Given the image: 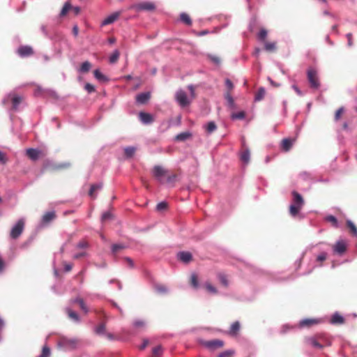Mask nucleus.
Listing matches in <instances>:
<instances>
[{
    "mask_svg": "<svg viewBox=\"0 0 357 357\" xmlns=\"http://www.w3.org/2000/svg\"><path fill=\"white\" fill-rule=\"evenodd\" d=\"M293 201L289 206V214L291 217L298 219L304 218V215L301 213V210L304 206V199L301 194L296 191L292 192Z\"/></svg>",
    "mask_w": 357,
    "mask_h": 357,
    "instance_id": "f257e3e1",
    "label": "nucleus"
},
{
    "mask_svg": "<svg viewBox=\"0 0 357 357\" xmlns=\"http://www.w3.org/2000/svg\"><path fill=\"white\" fill-rule=\"evenodd\" d=\"M153 175L161 183L172 185L176 182V176L170 175L169 172L162 166H155L153 169Z\"/></svg>",
    "mask_w": 357,
    "mask_h": 357,
    "instance_id": "f03ea898",
    "label": "nucleus"
},
{
    "mask_svg": "<svg viewBox=\"0 0 357 357\" xmlns=\"http://www.w3.org/2000/svg\"><path fill=\"white\" fill-rule=\"evenodd\" d=\"M189 90V94L184 91L180 90L179 94V104L180 107H186L189 106L192 100L195 98L196 94L195 91V86L192 84H190L188 86Z\"/></svg>",
    "mask_w": 357,
    "mask_h": 357,
    "instance_id": "7ed1b4c3",
    "label": "nucleus"
},
{
    "mask_svg": "<svg viewBox=\"0 0 357 357\" xmlns=\"http://www.w3.org/2000/svg\"><path fill=\"white\" fill-rule=\"evenodd\" d=\"M307 79L312 89H317L320 86L317 72L314 68H309L307 71Z\"/></svg>",
    "mask_w": 357,
    "mask_h": 357,
    "instance_id": "20e7f679",
    "label": "nucleus"
},
{
    "mask_svg": "<svg viewBox=\"0 0 357 357\" xmlns=\"http://www.w3.org/2000/svg\"><path fill=\"white\" fill-rule=\"evenodd\" d=\"M24 220L23 219H20L10 230V238L13 239L18 238L24 229Z\"/></svg>",
    "mask_w": 357,
    "mask_h": 357,
    "instance_id": "39448f33",
    "label": "nucleus"
},
{
    "mask_svg": "<svg viewBox=\"0 0 357 357\" xmlns=\"http://www.w3.org/2000/svg\"><path fill=\"white\" fill-rule=\"evenodd\" d=\"M332 249L334 255L342 256L347 251V243L344 239L340 238L335 242Z\"/></svg>",
    "mask_w": 357,
    "mask_h": 357,
    "instance_id": "423d86ee",
    "label": "nucleus"
},
{
    "mask_svg": "<svg viewBox=\"0 0 357 357\" xmlns=\"http://www.w3.org/2000/svg\"><path fill=\"white\" fill-rule=\"evenodd\" d=\"M77 343L78 341L76 339L61 337L59 340L58 345L65 349H74L77 347Z\"/></svg>",
    "mask_w": 357,
    "mask_h": 357,
    "instance_id": "0eeeda50",
    "label": "nucleus"
},
{
    "mask_svg": "<svg viewBox=\"0 0 357 357\" xmlns=\"http://www.w3.org/2000/svg\"><path fill=\"white\" fill-rule=\"evenodd\" d=\"M132 8L137 11H153L155 6L153 2L144 1L133 5Z\"/></svg>",
    "mask_w": 357,
    "mask_h": 357,
    "instance_id": "6e6552de",
    "label": "nucleus"
},
{
    "mask_svg": "<svg viewBox=\"0 0 357 357\" xmlns=\"http://www.w3.org/2000/svg\"><path fill=\"white\" fill-rule=\"evenodd\" d=\"M304 342L307 345L316 348L321 349L324 348V344L319 342V339H317V335L305 337L304 339Z\"/></svg>",
    "mask_w": 357,
    "mask_h": 357,
    "instance_id": "1a4fd4ad",
    "label": "nucleus"
},
{
    "mask_svg": "<svg viewBox=\"0 0 357 357\" xmlns=\"http://www.w3.org/2000/svg\"><path fill=\"white\" fill-rule=\"evenodd\" d=\"M202 344L206 348L213 351L216 349L221 348L223 346L224 342L220 340H213L211 341H204Z\"/></svg>",
    "mask_w": 357,
    "mask_h": 357,
    "instance_id": "9d476101",
    "label": "nucleus"
},
{
    "mask_svg": "<svg viewBox=\"0 0 357 357\" xmlns=\"http://www.w3.org/2000/svg\"><path fill=\"white\" fill-rule=\"evenodd\" d=\"M17 54L21 57H27L33 54L34 52L33 48L29 45H22L20 46L17 50Z\"/></svg>",
    "mask_w": 357,
    "mask_h": 357,
    "instance_id": "9b49d317",
    "label": "nucleus"
},
{
    "mask_svg": "<svg viewBox=\"0 0 357 357\" xmlns=\"http://www.w3.org/2000/svg\"><path fill=\"white\" fill-rule=\"evenodd\" d=\"M26 155L31 160L36 161L40 157L45 155V153L43 151L36 149H28L26 151Z\"/></svg>",
    "mask_w": 357,
    "mask_h": 357,
    "instance_id": "f8f14e48",
    "label": "nucleus"
},
{
    "mask_svg": "<svg viewBox=\"0 0 357 357\" xmlns=\"http://www.w3.org/2000/svg\"><path fill=\"white\" fill-rule=\"evenodd\" d=\"M120 14V12H115L112 15H109L102 22V26H106L113 23L119 17Z\"/></svg>",
    "mask_w": 357,
    "mask_h": 357,
    "instance_id": "ddd939ff",
    "label": "nucleus"
},
{
    "mask_svg": "<svg viewBox=\"0 0 357 357\" xmlns=\"http://www.w3.org/2000/svg\"><path fill=\"white\" fill-rule=\"evenodd\" d=\"M294 139H291V138L283 139L282 141V143H281L282 149L285 152L289 151L291 149V147L294 144Z\"/></svg>",
    "mask_w": 357,
    "mask_h": 357,
    "instance_id": "4468645a",
    "label": "nucleus"
},
{
    "mask_svg": "<svg viewBox=\"0 0 357 357\" xmlns=\"http://www.w3.org/2000/svg\"><path fill=\"white\" fill-rule=\"evenodd\" d=\"M330 322L332 324H342L344 322V319L338 312H335L331 317Z\"/></svg>",
    "mask_w": 357,
    "mask_h": 357,
    "instance_id": "2eb2a0df",
    "label": "nucleus"
},
{
    "mask_svg": "<svg viewBox=\"0 0 357 357\" xmlns=\"http://www.w3.org/2000/svg\"><path fill=\"white\" fill-rule=\"evenodd\" d=\"M56 218V214L54 211H49L45 213L43 218L42 221L44 224H48L51 221H52Z\"/></svg>",
    "mask_w": 357,
    "mask_h": 357,
    "instance_id": "dca6fc26",
    "label": "nucleus"
},
{
    "mask_svg": "<svg viewBox=\"0 0 357 357\" xmlns=\"http://www.w3.org/2000/svg\"><path fill=\"white\" fill-rule=\"evenodd\" d=\"M319 322V320L316 319H305L300 321L299 325L301 327H305L317 324Z\"/></svg>",
    "mask_w": 357,
    "mask_h": 357,
    "instance_id": "f3484780",
    "label": "nucleus"
},
{
    "mask_svg": "<svg viewBox=\"0 0 357 357\" xmlns=\"http://www.w3.org/2000/svg\"><path fill=\"white\" fill-rule=\"evenodd\" d=\"M150 93H142L137 96L136 100L138 103L145 104L150 98Z\"/></svg>",
    "mask_w": 357,
    "mask_h": 357,
    "instance_id": "a211bd4d",
    "label": "nucleus"
},
{
    "mask_svg": "<svg viewBox=\"0 0 357 357\" xmlns=\"http://www.w3.org/2000/svg\"><path fill=\"white\" fill-rule=\"evenodd\" d=\"M316 335L319 342L324 344V347L331 344V340L325 334H317Z\"/></svg>",
    "mask_w": 357,
    "mask_h": 357,
    "instance_id": "6ab92c4d",
    "label": "nucleus"
},
{
    "mask_svg": "<svg viewBox=\"0 0 357 357\" xmlns=\"http://www.w3.org/2000/svg\"><path fill=\"white\" fill-rule=\"evenodd\" d=\"M250 150L249 149L246 148L241 153V155H240V159L241 160L245 163V164H248L249 162H250Z\"/></svg>",
    "mask_w": 357,
    "mask_h": 357,
    "instance_id": "aec40b11",
    "label": "nucleus"
},
{
    "mask_svg": "<svg viewBox=\"0 0 357 357\" xmlns=\"http://www.w3.org/2000/svg\"><path fill=\"white\" fill-rule=\"evenodd\" d=\"M22 101V98L21 96H17V95L13 96L11 98L13 109L14 110H17L19 105L21 103Z\"/></svg>",
    "mask_w": 357,
    "mask_h": 357,
    "instance_id": "412c9836",
    "label": "nucleus"
},
{
    "mask_svg": "<svg viewBox=\"0 0 357 357\" xmlns=\"http://www.w3.org/2000/svg\"><path fill=\"white\" fill-rule=\"evenodd\" d=\"M239 330H240V323L238 321H235L231 324L228 333L229 335L234 336L237 334V333L238 332Z\"/></svg>",
    "mask_w": 357,
    "mask_h": 357,
    "instance_id": "4be33fe9",
    "label": "nucleus"
},
{
    "mask_svg": "<svg viewBox=\"0 0 357 357\" xmlns=\"http://www.w3.org/2000/svg\"><path fill=\"white\" fill-rule=\"evenodd\" d=\"M192 259V255L189 252H180V261L188 263Z\"/></svg>",
    "mask_w": 357,
    "mask_h": 357,
    "instance_id": "5701e85b",
    "label": "nucleus"
},
{
    "mask_svg": "<svg viewBox=\"0 0 357 357\" xmlns=\"http://www.w3.org/2000/svg\"><path fill=\"white\" fill-rule=\"evenodd\" d=\"M180 21L188 26L192 24V20L190 17L185 13H180Z\"/></svg>",
    "mask_w": 357,
    "mask_h": 357,
    "instance_id": "b1692460",
    "label": "nucleus"
},
{
    "mask_svg": "<svg viewBox=\"0 0 357 357\" xmlns=\"http://www.w3.org/2000/svg\"><path fill=\"white\" fill-rule=\"evenodd\" d=\"M163 353L161 345H157L152 349L151 357H160Z\"/></svg>",
    "mask_w": 357,
    "mask_h": 357,
    "instance_id": "393cba45",
    "label": "nucleus"
},
{
    "mask_svg": "<svg viewBox=\"0 0 357 357\" xmlns=\"http://www.w3.org/2000/svg\"><path fill=\"white\" fill-rule=\"evenodd\" d=\"M139 118L141 121L145 123H149L152 122L153 118L152 116L148 113L140 112Z\"/></svg>",
    "mask_w": 357,
    "mask_h": 357,
    "instance_id": "a878e982",
    "label": "nucleus"
},
{
    "mask_svg": "<svg viewBox=\"0 0 357 357\" xmlns=\"http://www.w3.org/2000/svg\"><path fill=\"white\" fill-rule=\"evenodd\" d=\"M168 209V203L166 202H161L156 205L155 210L158 213H163Z\"/></svg>",
    "mask_w": 357,
    "mask_h": 357,
    "instance_id": "bb28decb",
    "label": "nucleus"
},
{
    "mask_svg": "<svg viewBox=\"0 0 357 357\" xmlns=\"http://www.w3.org/2000/svg\"><path fill=\"white\" fill-rule=\"evenodd\" d=\"M206 131L208 134H211L213 132H214L217 129V126L213 121H210L208 123H206L204 126Z\"/></svg>",
    "mask_w": 357,
    "mask_h": 357,
    "instance_id": "cd10ccee",
    "label": "nucleus"
},
{
    "mask_svg": "<svg viewBox=\"0 0 357 357\" xmlns=\"http://www.w3.org/2000/svg\"><path fill=\"white\" fill-rule=\"evenodd\" d=\"M266 94V91L264 87H261L258 89L255 94V101H260L262 100Z\"/></svg>",
    "mask_w": 357,
    "mask_h": 357,
    "instance_id": "c85d7f7f",
    "label": "nucleus"
},
{
    "mask_svg": "<svg viewBox=\"0 0 357 357\" xmlns=\"http://www.w3.org/2000/svg\"><path fill=\"white\" fill-rule=\"evenodd\" d=\"M91 68V64L89 61H84L81 65L79 71L82 73H88Z\"/></svg>",
    "mask_w": 357,
    "mask_h": 357,
    "instance_id": "c756f323",
    "label": "nucleus"
},
{
    "mask_svg": "<svg viewBox=\"0 0 357 357\" xmlns=\"http://www.w3.org/2000/svg\"><path fill=\"white\" fill-rule=\"evenodd\" d=\"M136 149L132 146H128L124 149V153L126 158L132 157L135 153Z\"/></svg>",
    "mask_w": 357,
    "mask_h": 357,
    "instance_id": "7c9ffc66",
    "label": "nucleus"
},
{
    "mask_svg": "<svg viewBox=\"0 0 357 357\" xmlns=\"http://www.w3.org/2000/svg\"><path fill=\"white\" fill-rule=\"evenodd\" d=\"M264 49L267 52H274L276 50V43L275 42H266L264 44Z\"/></svg>",
    "mask_w": 357,
    "mask_h": 357,
    "instance_id": "2f4dec72",
    "label": "nucleus"
},
{
    "mask_svg": "<svg viewBox=\"0 0 357 357\" xmlns=\"http://www.w3.org/2000/svg\"><path fill=\"white\" fill-rule=\"evenodd\" d=\"M325 220H326V221L331 222L333 227H335L336 228H337L339 227L338 221L334 215H327L325 218Z\"/></svg>",
    "mask_w": 357,
    "mask_h": 357,
    "instance_id": "473e14b6",
    "label": "nucleus"
},
{
    "mask_svg": "<svg viewBox=\"0 0 357 357\" xmlns=\"http://www.w3.org/2000/svg\"><path fill=\"white\" fill-rule=\"evenodd\" d=\"M74 303H77L79 304L82 310H83L85 313L88 312V307L84 302V300L81 298H77L74 300Z\"/></svg>",
    "mask_w": 357,
    "mask_h": 357,
    "instance_id": "72a5a7b5",
    "label": "nucleus"
},
{
    "mask_svg": "<svg viewBox=\"0 0 357 357\" xmlns=\"http://www.w3.org/2000/svg\"><path fill=\"white\" fill-rule=\"evenodd\" d=\"M347 225L348 226V227L350 229L352 234L355 236V237H357V227H356V225L354 224V222L350 220H348L347 221Z\"/></svg>",
    "mask_w": 357,
    "mask_h": 357,
    "instance_id": "f704fd0d",
    "label": "nucleus"
},
{
    "mask_svg": "<svg viewBox=\"0 0 357 357\" xmlns=\"http://www.w3.org/2000/svg\"><path fill=\"white\" fill-rule=\"evenodd\" d=\"M225 98L226 99V100L227 101V104L228 105L233 108L234 107V99L231 95V93L230 91H227L225 94Z\"/></svg>",
    "mask_w": 357,
    "mask_h": 357,
    "instance_id": "c9c22d12",
    "label": "nucleus"
},
{
    "mask_svg": "<svg viewBox=\"0 0 357 357\" xmlns=\"http://www.w3.org/2000/svg\"><path fill=\"white\" fill-rule=\"evenodd\" d=\"M102 188V184H94L91 186L89 195L93 197V199L96 198V196L94 195V192L97 190H99Z\"/></svg>",
    "mask_w": 357,
    "mask_h": 357,
    "instance_id": "e433bc0d",
    "label": "nucleus"
},
{
    "mask_svg": "<svg viewBox=\"0 0 357 357\" xmlns=\"http://www.w3.org/2000/svg\"><path fill=\"white\" fill-rule=\"evenodd\" d=\"M67 313H68V315L70 319L74 320L75 321H79V316H78V314L75 312L73 311L70 309H68L67 310Z\"/></svg>",
    "mask_w": 357,
    "mask_h": 357,
    "instance_id": "4c0bfd02",
    "label": "nucleus"
},
{
    "mask_svg": "<svg viewBox=\"0 0 357 357\" xmlns=\"http://www.w3.org/2000/svg\"><path fill=\"white\" fill-rule=\"evenodd\" d=\"M119 56H120V53L118 50H115L112 54L111 56H109V62L111 63H116L119 58Z\"/></svg>",
    "mask_w": 357,
    "mask_h": 357,
    "instance_id": "58836bf2",
    "label": "nucleus"
},
{
    "mask_svg": "<svg viewBox=\"0 0 357 357\" xmlns=\"http://www.w3.org/2000/svg\"><path fill=\"white\" fill-rule=\"evenodd\" d=\"M68 166H69L68 164H65V163L55 164V165H51L50 169L52 170H59V169H66V168L68 167Z\"/></svg>",
    "mask_w": 357,
    "mask_h": 357,
    "instance_id": "ea45409f",
    "label": "nucleus"
},
{
    "mask_svg": "<svg viewBox=\"0 0 357 357\" xmlns=\"http://www.w3.org/2000/svg\"><path fill=\"white\" fill-rule=\"evenodd\" d=\"M125 246L123 244H114L112 246V251L113 254H116L120 250H123Z\"/></svg>",
    "mask_w": 357,
    "mask_h": 357,
    "instance_id": "a19ab883",
    "label": "nucleus"
},
{
    "mask_svg": "<svg viewBox=\"0 0 357 357\" xmlns=\"http://www.w3.org/2000/svg\"><path fill=\"white\" fill-rule=\"evenodd\" d=\"M191 285L195 288L197 289L199 287V282L197 279V275L195 273H192L191 275Z\"/></svg>",
    "mask_w": 357,
    "mask_h": 357,
    "instance_id": "79ce46f5",
    "label": "nucleus"
},
{
    "mask_svg": "<svg viewBox=\"0 0 357 357\" xmlns=\"http://www.w3.org/2000/svg\"><path fill=\"white\" fill-rule=\"evenodd\" d=\"M93 74L94 77L100 81H105L107 79L105 76L102 75L99 70H95Z\"/></svg>",
    "mask_w": 357,
    "mask_h": 357,
    "instance_id": "37998d69",
    "label": "nucleus"
},
{
    "mask_svg": "<svg viewBox=\"0 0 357 357\" xmlns=\"http://www.w3.org/2000/svg\"><path fill=\"white\" fill-rule=\"evenodd\" d=\"M207 57L215 65L220 63V59L216 55L208 54Z\"/></svg>",
    "mask_w": 357,
    "mask_h": 357,
    "instance_id": "c03bdc74",
    "label": "nucleus"
},
{
    "mask_svg": "<svg viewBox=\"0 0 357 357\" xmlns=\"http://www.w3.org/2000/svg\"><path fill=\"white\" fill-rule=\"evenodd\" d=\"M71 5L69 3H66L61 11L60 15L64 16L67 14V13L69 11L70 9H71Z\"/></svg>",
    "mask_w": 357,
    "mask_h": 357,
    "instance_id": "a18cd8bd",
    "label": "nucleus"
},
{
    "mask_svg": "<svg viewBox=\"0 0 357 357\" xmlns=\"http://www.w3.org/2000/svg\"><path fill=\"white\" fill-rule=\"evenodd\" d=\"M106 328L105 324H100L96 328V333L98 335L104 334L105 332Z\"/></svg>",
    "mask_w": 357,
    "mask_h": 357,
    "instance_id": "49530a36",
    "label": "nucleus"
},
{
    "mask_svg": "<svg viewBox=\"0 0 357 357\" xmlns=\"http://www.w3.org/2000/svg\"><path fill=\"white\" fill-rule=\"evenodd\" d=\"M218 278L220 281V282L225 286L227 287L229 284L228 280L227 279V276L225 274L220 273L218 275Z\"/></svg>",
    "mask_w": 357,
    "mask_h": 357,
    "instance_id": "de8ad7c7",
    "label": "nucleus"
},
{
    "mask_svg": "<svg viewBox=\"0 0 357 357\" xmlns=\"http://www.w3.org/2000/svg\"><path fill=\"white\" fill-rule=\"evenodd\" d=\"M204 287H206V290L210 292L211 294H216L217 289L215 287H213L211 284L206 282L204 284Z\"/></svg>",
    "mask_w": 357,
    "mask_h": 357,
    "instance_id": "09e8293b",
    "label": "nucleus"
},
{
    "mask_svg": "<svg viewBox=\"0 0 357 357\" xmlns=\"http://www.w3.org/2000/svg\"><path fill=\"white\" fill-rule=\"evenodd\" d=\"M245 115L243 112H239L237 113H234L231 115L232 119H243L245 118Z\"/></svg>",
    "mask_w": 357,
    "mask_h": 357,
    "instance_id": "8fccbe9b",
    "label": "nucleus"
},
{
    "mask_svg": "<svg viewBox=\"0 0 357 357\" xmlns=\"http://www.w3.org/2000/svg\"><path fill=\"white\" fill-rule=\"evenodd\" d=\"M133 326L136 328H142L145 326V323L142 320H136L133 322Z\"/></svg>",
    "mask_w": 357,
    "mask_h": 357,
    "instance_id": "3c124183",
    "label": "nucleus"
},
{
    "mask_svg": "<svg viewBox=\"0 0 357 357\" xmlns=\"http://www.w3.org/2000/svg\"><path fill=\"white\" fill-rule=\"evenodd\" d=\"M267 36V31L266 29H261L258 33V38L261 40H264Z\"/></svg>",
    "mask_w": 357,
    "mask_h": 357,
    "instance_id": "603ef678",
    "label": "nucleus"
},
{
    "mask_svg": "<svg viewBox=\"0 0 357 357\" xmlns=\"http://www.w3.org/2000/svg\"><path fill=\"white\" fill-rule=\"evenodd\" d=\"M326 257H327V254H326V252H323L320 253V254L317 257L316 261H317V262H320V263H321V262L324 261V260H326Z\"/></svg>",
    "mask_w": 357,
    "mask_h": 357,
    "instance_id": "864d4df0",
    "label": "nucleus"
},
{
    "mask_svg": "<svg viewBox=\"0 0 357 357\" xmlns=\"http://www.w3.org/2000/svg\"><path fill=\"white\" fill-rule=\"evenodd\" d=\"M84 89L89 93H93L96 91L94 86L89 83H86L85 84Z\"/></svg>",
    "mask_w": 357,
    "mask_h": 357,
    "instance_id": "5fc2aeb1",
    "label": "nucleus"
},
{
    "mask_svg": "<svg viewBox=\"0 0 357 357\" xmlns=\"http://www.w3.org/2000/svg\"><path fill=\"white\" fill-rule=\"evenodd\" d=\"M190 136H191V134L188 132H181L180 135H179L180 141L185 140V139H188Z\"/></svg>",
    "mask_w": 357,
    "mask_h": 357,
    "instance_id": "6e6d98bb",
    "label": "nucleus"
},
{
    "mask_svg": "<svg viewBox=\"0 0 357 357\" xmlns=\"http://www.w3.org/2000/svg\"><path fill=\"white\" fill-rule=\"evenodd\" d=\"M112 217V215L111 213L109 212H105V213L102 214V222H105L108 220H110Z\"/></svg>",
    "mask_w": 357,
    "mask_h": 357,
    "instance_id": "4d7b16f0",
    "label": "nucleus"
},
{
    "mask_svg": "<svg viewBox=\"0 0 357 357\" xmlns=\"http://www.w3.org/2000/svg\"><path fill=\"white\" fill-rule=\"evenodd\" d=\"M225 86L228 89V91H231L234 88L233 83L231 82V81L229 79H225Z\"/></svg>",
    "mask_w": 357,
    "mask_h": 357,
    "instance_id": "13d9d810",
    "label": "nucleus"
},
{
    "mask_svg": "<svg viewBox=\"0 0 357 357\" xmlns=\"http://www.w3.org/2000/svg\"><path fill=\"white\" fill-rule=\"evenodd\" d=\"M343 110H344L343 107H340V108H339V109L336 111L335 114V121H338V120L340 119V116H341V114H342V112H343Z\"/></svg>",
    "mask_w": 357,
    "mask_h": 357,
    "instance_id": "bf43d9fd",
    "label": "nucleus"
},
{
    "mask_svg": "<svg viewBox=\"0 0 357 357\" xmlns=\"http://www.w3.org/2000/svg\"><path fill=\"white\" fill-rule=\"evenodd\" d=\"M233 354L231 351H225L224 352L220 353L218 355V357H231V355Z\"/></svg>",
    "mask_w": 357,
    "mask_h": 357,
    "instance_id": "052dcab7",
    "label": "nucleus"
},
{
    "mask_svg": "<svg viewBox=\"0 0 357 357\" xmlns=\"http://www.w3.org/2000/svg\"><path fill=\"white\" fill-rule=\"evenodd\" d=\"M77 246L78 248H85L88 247V243L85 241H82L78 243Z\"/></svg>",
    "mask_w": 357,
    "mask_h": 357,
    "instance_id": "680f3d73",
    "label": "nucleus"
},
{
    "mask_svg": "<svg viewBox=\"0 0 357 357\" xmlns=\"http://www.w3.org/2000/svg\"><path fill=\"white\" fill-rule=\"evenodd\" d=\"M156 289L159 293H165L167 291V288L162 285L157 286Z\"/></svg>",
    "mask_w": 357,
    "mask_h": 357,
    "instance_id": "e2e57ef3",
    "label": "nucleus"
},
{
    "mask_svg": "<svg viewBox=\"0 0 357 357\" xmlns=\"http://www.w3.org/2000/svg\"><path fill=\"white\" fill-rule=\"evenodd\" d=\"M346 37L347 38L348 40V46L351 47L353 45L352 34L351 33H349L346 35Z\"/></svg>",
    "mask_w": 357,
    "mask_h": 357,
    "instance_id": "0e129e2a",
    "label": "nucleus"
},
{
    "mask_svg": "<svg viewBox=\"0 0 357 357\" xmlns=\"http://www.w3.org/2000/svg\"><path fill=\"white\" fill-rule=\"evenodd\" d=\"M63 266H64V270L66 272L70 271L72 270V268H73V264H72L64 263Z\"/></svg>",
    "mask_w": 357,
    "mask_h": 357,
    "instance_id": "69168bd1",
    "label": "nucleus"
},
{
    "mask_svg": "<svg viewBox=\"0 0 357 357\" xmlns=\"http://www.w3.org/2000/svg\"><path fill=\"white\" fill-rule=\"evenodd\" d=\"M291 87L298 96H303V92L299 89V88L296 85L294 84L292 85Z\"/></svg>",
    "mask_w": 357,
    "mask_h": 357,
    "instance_id": "338daca9",
    "label": "nucleus"
},
{
    "mask_svg": "<svg viewBox=\"0 0 357 357\" xmlns=\"http://www.w3.org/2000/svg\"><path fill=\"white\" fill-rule=\"evenodd\" d=\"M6 157L4 153L0 151V162L2 164H5L6 162Z\"/></svg>",
    "mask_w": 357,
    "mask_h": 357,
    "instance_id": "774afa93",
    "label": "nucleus"
}]
</instances>
